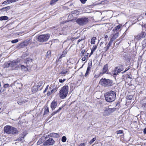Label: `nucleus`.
<instances>
[{
  "instance_id": "46",
  "label": "nucleus",
  "mask_w": 146,
  "mask_h": 146,
  "mask_svg": "<svg viewBox=\"0 0 146 146\" xmlns=\"http://www.w3.org/2000/svg\"><path fill=\"white\" fill-rule=\"evenodd\" d=\"M67 53V52L66 51H64L63 52V54L61 55L62 57H64L65 56V55Z\"/></svg>"
},
{
  "instance_id": "60",
  "label": "nucleus",
  "mask_w": 146,
  "mask_h": 146,
  "mask_svg": "<svg viewBox=\"0 0 146 146\" xmlns=\"http://www.w3.org/2000/svg\"><path fill=\"white\" fill-rule=\"evenodd\" d=\"M143 107H144V108H146V103H143L142 104Z\"/></svg>"
},
{
  "instance_id": "51",
  "label": "nucleus",
  "mask_w": 146,
  "mask_h": 146,
  "mask_svg": "<svg viewBox=\"0 0 146 146\" xmlns=\"http://www.w3.org/2000/svg\"><path fill=\"white\" fill-rule=\"evenodd\" d=\"M88 53L86 52L85 54L84 55V56H83L85 57L86 58H88Z\"/></svg>"
},
{
  "instance_id": "26",
  "label": "nucleus",
  "mask_w": 146,
  "mask_h": 146,
  "mask_svg": "<svg viewBox=\"0 0 146 146\" xmlns=\"http://www.w3.org/2000/svg\"><path fill=\"white\" fill-rule=\"evenodd\" d=\"M27 134V133L26 132L24 131L20 135V136L21 137H22V138L23 139L25 137Z\"/></svg>"
},
{
  "instance_id": "22",
  "label": "nucleus",
  "mask_w": 146,
  "mask_h": 146,
  "mask_svg": "<svg viewBox=\"0 0 146 146\" xmlns=\"http://www.w3.org/2000/svg\"><path fill=\"white\" fill-rule=\"evenodd\" d=\"M108 69V65L107 64H106L105 65L103 68L102 70L103 73V74L104 73H106V72L107 71Z\"/></svg>"
},
{
  "instance_id": "52",
  "label": "nucleus",
  "mask_w": 146,
  "mask_h": 146,
  "mask_svg": "<svg viewBox=\"0 0 146 146\" xmlns=\"http://www.w3.org/2000/svg\"><path fill=\"white\" fill-rule=\"evenodd\" d=\"M48 87H49V85H47L46 86V88L44 90L43 92L44 93H45V92H46V91L48 89Z\"/></svg>"
},
{
  "instance_id": "59",
  "label": "nucleus",
  "mask_w": 146,
  "mask_h": 146,
  "mask_svg": "<svg viewBox=\"0 0 146 146\" xmlns=\"http://www.w3.org/2000/svg\"><path fill=\"white\" fill-rule=\"evenodd\" d=\"M143 132L144 134H146V127H145L143 129Z\"/></svg>"
},
{
  "instance_id": "56",
  "label": "nucleus",
  "mask_w": 146,
  "mask_h": 146,
  "mask_svg": "<svg viewBox=\"0 0 146 146\" xmlns=\"http://www.w3.org/2000/svg\"><path fill=\"white\" fill-rule=\"evenodd\" d=\"M82 57V60L83 61H85L86 58L84 56H83Z\"/></svg>"
},
{
  "instance_id": "30",
  "label": "nucleus",
  "mask_w": 146,
  "mask_h": 146,
  "mask_svg": "<svg viewBox=\"0 0 146 146\" xmlns=\"http://www.w3.org/2000/svg\"><path fill=\"white\" fill-rule=\"evenodd\" d=\"M51 52L50 51H48L46 55V57L48 58L51 57Z\"/></svg>"
},
{
  "instance_id": "43",
  "label": "nucleus",
  "mask_w": 146,
  "mask_h": 146,
  "mask_svg": "<svg viewBox=\"0 0 146 146\" xmlns=\"http://www.w3.org/2000/svg\"><path fill=\"white\" fill-rule=\"evenodd\" d=\"M58 113V112H57V110L56 111H54L51 114V116H50V117H49V118H51L53 115H54L56 114V113Z\"/></svg>"
},
{
  "instance_id": "38",
  "label": "nucleus",
  "mask_w": 146,
  "mask_h": 146,
  "mask_svg": "<svg viewBox=\"0 0 146 146\" xmlns=\"http://www.w3.org/2000/svg\"><path fill=\"white\" fill-rule=\"evenodd\" d=\"M42 139L40 138L39 139L37 143V144L38 145H40L42 143Z\"/></svg>"
},
{
  "instance_id": "57",
  "label": "nucleus",
  "mask_w": 146,
  "mask_h": 146,
  "mask_svg": "<svg viewBox=\"0 0 146 146\" xmlns=\"http://www.w3.org/2000/svg\"><path fill=\"white\" fill-rule=\"evenodd\" d=\"M62 107H60L59 109L57 110V111L58 112H59L62 110Z\"/></svg>"
},
{
  "instance_id": "55",
  "label": "nucleus",
  "mask_w": 146,
  "mask_h": 146,
  "mask_svg": "<svg viewBox=\"0 0 146 146\" xmlns=\"http://www.w3.org/2000/svg\"><path fill=\"white\" fill-rule=\"evenodd\" d=\"M85 144L84 143H81L78 146H85Z\"/></svg>"
},
{
  "instance_id": "6",
  "label": "nucleus",
  "mask_w": 146,
  "mask_h": 146,
  "mask_svg": "<svg viewBox=\"0 0 146 146\" xmlns=\"http://www.w3.org/2000/svg\"><path fill=\"white\" fill-rule=\"evenodd\" d=\"M76 22L80 25H84L88 23V19L86 17H82L77 19Z\"/></svg>"
},
{
  "instance_id": "9",
  "label": "nucleus",
  "mask_w": 146,
  "mask_h": 146,
  "mask_svg": "<svg viewBox=\"0 0 146 146\" xmlns=\"http://www.w3.org/2000/svg\"><path fill=\"white\" fill-rule=\"evenodd\" d=\"M123 70V68L121 66H117L114 68L113 71V74L116 75H117L118 73L120 72Z\"/></svg>"
},
{
  "instance_id": "21",
  "label": "nucleus",
  "mask_w": 146,
  "mask_h": 146,
  "mask_svg": "<svg viewBox=\"0 0 146 146\" xmlns=\"http://www.w3.org/2000/svg\"><path fill=\"white\" fill-rule=\"evenodd\" d=\"M113 41L111 39H110V41L108 43V44H106V47L104 49L106 50H108V49H109L110 46L112 44V43Z\"/></svg>"
},
{
  "instance_id": "47",
  "label": "nucleus",
  "mask_w": 146,
  "mask_h": 146,
  "mask_svg": "<svg viewBox=\"0 0 146 146\" xmlns=\"http://www.w3.org/2000/svg\"><path fill=\"white\" fill-rule=\"evenodd\" d=\"M10 67V63H7L5 64V67L6 68H8Z\"/></svg>"
},
{
  "instance_id": "40",
  "label": "nucleus",
  "mask_w": 146,
  "mask_h": 146,
  "mask_svg": "<svg viewBox=\"0 0 146 146\" xmlns=\"http://www.w3.org/2000/svg\"><path fill=\"white\" fill-rule=\"evenodd\" d=\"M97 46L96 45H94L92 48L91 49V50L93 51H94L96 49Z\"/></svg>"
},
{
  "instance_id": "25",
  "label": "nucleus",
  "mask_w": 146,
  "mask_h": 146,
  "mask_svg": "<svg viewBox=\"0 0 146 146\" xmlns=\"http://www.w3.org/2000/svg\"><path fill=\"white\" fill-rule=\"evenodd\" d=\"M8 19V17L7 16H1L0 17V20L1 21H6Z\"/></svg>"
},
{
  "instance_id": "14",
  "label": "nucleus",
  "mask_w": 146,
  "mask_h": 146,
  "mask_svg": "<svg viewBox=\"0 0 146 146\" xmlns=\"http://www.w3.org/2000/svg\"><path fill=\"white\" fill-rule=\"evenodd\" d=\"M19 132L18 130L16 128L13 127L11 131V134L13 135H16L18 134Z\"/></svg>"
},
{
  "instance_id": "23",
  "label": "nucleus",
  "mask_w": 146,
  "mask_h": 146,
  "mask_svg": "<svg viewBox=\"0 0 146 146\" xmlns=\"http://www.w3.org/2000/svg\"><path fill=\"white\" fill-rule=\"evenodd\" d=\"M17 62L13 61L10 63V67H16Z\"/></svg>"
},
{
  "instance_id": "4",
  "label": "nucleus",
  "mask_w": 146,
  "mask_h": 146,
  "mask_svg": "<svg viewBox=\"0 0 146 146\" xmlns=\"http://www.w3.org/2000/svg\"><path fill=\"white\" fill-rule=\"evenodd\" d=\"M100 84L105 87L111 86L113 85L112 81L109 79H102L100 81Z\"/></svg>"
},
{
  "instance_id": "63",
  "label": "nucleus",
  "mask_w": 146,
  "mask_h": 146,
  "mask_svg": "<svg viewBox=\"0 0 146 146\" xmlns=\"http://www.w3.org/2000/svg\"><path fill=\"white\" fill-rule=\"evenodd\" d=\"M108 37V36L107 35H106L105 36V38H107Z\"/></svg>"
},
{
  "instance_id": "61",
  "label": "nucleus",
  "mask_w": 146,
  "mask_h": 146,
  "mask_svg": "<svg viewBox=\"0 0 146 146\" xmlns=\"http://www.w3.org/2000/svg\"><path fill=\"white\" fill-rule=\"evenodd\" d=\"M94 51H92L91 50V52L90 53V56H89V57H90V56L93 53Z\"/></svg>"
},
{
  "instance_id": "10",
  "label": "nucleus",
  "mask_w": 146,
  "mask_h": 146,
  "mask_svg": "<svg viewBox=\"0 0 146 146\" xmlns=\"http://www.w3.org/2000/svg\"><path fill=\"white\" fill-rule=\"evenodd\" d=\"M12 127L10 125H6L5 126L3 129L4 133L7 134H11Z\"/></svg>"
},
{
  "instance_id": "48",
  "label": "nucleus",
  "mask_w": 146,
  "mask_h": 146,
  "mask_svg": "<svg viewBox=\"0 0 146 146\" xmlns=\"http://www.w3.org/2000/svg\"><path fill=\"white\" fill-rule=\"evenodd\" d=\"M66 80V79H64L63 80H62L61 79H59V82L60 83H63Z\"/></svg>"
},
{
  "instance_id": "58",
  "label": "nucleus",
  "mask_w": 146,
  "mask_h": 146,
  "mask_svg": "<svg viewBox=\"0 0 146 146\" xmlns=\"http://www.w3.org/2000/svg\"><path fill=\"white\" fill-rule=\"evenodd\" d=\"M68 103V102H65V104H64L63 105H62V106H61V107H62V108H63V107H64L66 106V105Z\"/></svg>"
},
{
  "instance_id": "33",
  "label": "nucleus",
  "mask_w": 146,
  "mask_h": 146,
  "mask_svg": "<svg viewBox=\"0 0 146 146\" xmlns=\"http://www.w3.org/2000/svg\"><path fill=\"white\" fill-rule=\"evenodd\" d=\"M66 138L65 136H63L61 138V141L63 142H65L66 140Z\"/></svg>"
},
{
  "instance_id": "42",
  "label": "nucleus",
  "mask_w": 146,
  "mask_h": 146,
  "mask_svg": "<svg viewBox=\"0 0 146 146\" xmlns=\"http://www.w3.org/2000/svg\"><path fill=\"white\" fill-rule=\"evenodd\" d=\"M92 62H89L88 64V66L87 68L90 69L92 66Z\"/></svg>"
},
{
  "instance_id": "8",
  "label": "nucleus",
  "mask_w": 146,
  "mask_h": 146,
  "mask_svg": "<svg viewBox=\"0 0 146 146\" xmlns=\"http://www.w3.org/2000/svg\"><path fill=\"white\" fill-rule=\"evenodd\" d=\"M55 143V141L52 138H49L43 143V145L46 146L47 145H53Z\"/></svg>"
},
{
  "instance_id": "44",
  "label": "nucleus",
  "mask_w": 146,
  "mask_h": 146,
  "mask_svg": "<svg viewBox=\"0 0 146 146\" xmlns=\"http://www.w3.org/2000/svg\"><path fill=\"white\" fill-rule=\"evenodd\" d=\"M23 139L22 138V137H21L20 136V137L19 138L17 139L16 140V141H22V140Z\"/></svg>"
},
{
  "instance_id": "39",
  "label": "nucleus",
  "mask_w": 146,
  "mask_h": 146,
  "mask_svg": "<svg viewBox=\"0 0 146 146\" xmlns=\"http://www.w3.org/2000/svg\"><path fill=\"white\" fill-rule=\"evenodd\" d=\"M85 52V50L84 49L82 50L81 51V54H82V57L84 56V54L86 53Z\"/></svg>"
},
{
  "instance_id": "45",
  "label": "nucleus",
  "mask_w": 146,
  "mask_h": 146,
  "mask_svg": "<svg viewBox=\"0 0 146 146\" xmlns=\"http://www.w3.org/2000/svg\"><path fill=\"white\" fill-rule=\"evenodd\" d=\"M18 42V40L17 39L13 40L11 41V42L13 43H16Z\"/></svg>"
},
{
  "instance_id": "41",
  "label": "nucleus",
  "mask_w": 146,
  "mask_h": 146,
  "mask_svg": "<svg viewBox=\"0 0 146 146\" xmlns=\"http://www.w3.org/2000/svg\"><path fill=\"white\" fill-rule=\"evenodd\" d=\"M116 133L117 134H121L123 133V131L121 130H117Z\"/></svg>"
},
{
  "instance_id": "53",
  "label": "nucleus",
  "mask_w": 146,
  "mask_h": 146,
  "mask_svg": "<svg viewBox=\"0 0 146 146\" xmlns=\"http://www.w3.org/2000/svg\"><path fill=\"white\" fill-rule=\"evenodd\" d=\"M87 0H80L81 3L83 4L85 3Z\"/></svg>"
},
{
  "instance_id": "19",
  "label": "nucleus",
  "mask_w": 146,
  "mask_h": 146,
  "mask_svg": "<svg viewBox=\"0 0 146 146\" xmlns=\"http://www.w3.org/2000/svg\"><path fill=\"white\" fill-rule=\"evenodd\" d=\"M119 34L118 32H117L115 34L113 35L111 39L113 41L118 37Z\"/></svg>"
},
{
  "instance_id": "49",
  "label": "nucleus",
  "mask_w": 146,
  "mask_h": 146,
  "mask_svg": "<svg viewBox=\"0 0 146 146\" xmlns=\"http://www.w3.org/2000/svg\"><path fill=\"white\" fill-rule=\"evenodd\" d=\"M107 1H102L101 2V4L102 5H105L107 3Z\"/></svg>"
},
{
  "instance_id": "18",
  "label": "nucleus",
  "mask_w": 146,
  "mask_h": 146,
  "mask_svg": "<svg viewBox=\"0 0 146 146\" xmlns=\"http://www.w3.org/2000/svg\"><path fill=\"white\" fill-rule=\"evenodd\" d=\"M122 27V25L121 24H119L118 25L115 27L113 29V31H116V32L120 31L121 27Z\"/></svg>"
},
{
  "instance_id": "15",
  "label": "nucleus",
  "mask_w": 146,
  "mask_h": 146,
  "mask_svg": "<svg viewBox=\"0 0 146 146\" xmlns=\"http://www.w3.org/2000/svg\"><path fill=\"white\" fill-rule=\"evenodd\" d=\"M21 68L22 70L24 71H29L31 68L29 67H27V65L26 66L24 65H21Z\"/></svg>"
},
{
  "instance_id": "54",
  "label": "nucleus",
  "mask_w": 146,
  "mask_h": 146,
  "mask_svg": "<svg viewBox=\"0 0 146 146\" xmlns=\"http://www.w3.org/2000/svg\"><path fill=\"white\" fill-rule=\"evenodd\" d=\"M53 93L51 91L50 92H48L47 93V95L48 96H50L51 94Z\"/></svg>"
},
{
  "instance_id": "64",
  "label": "nucleus",
  "mask_w": 146,
  "mask_h": 146,
  "mask_svg": "<svg viewBox=\"0 0 146 146\" xmlns=\"http://www.w3.org/2000/svg\"><path fill=\"white\" fill-rule=\"evenodd\" d=\"M75 101H74V102H72L69 105V106H70V105L72 104L74 102H75Z\"/></svg>"
},
{
  "instance_id": "24",
  "label": "nucleus",
  "mask_w": 146,
  "mask_h": 146,
  "mask_svg": "<svg viewBox=\"0 0 146 146\" xmlns=\"http://www.w3.org/2000/svg\"><path fill=\"white\" fill-rule=\"evenodd\" d=\"M11 8V7L9 6L7 7H3V8L0 9V11H7L9 10Z\"/></svg>"
},
{
  "instance_id": "62",
  "label": "nucleus",
  "mask_w": 146,
  "mask_h": 146,
  "mask_svg": "<svg viewBox=\"0 0 146 146\" xmlns=\"http://www.w3.org/2000/svg\"><path fill=\"white\" fill-rule=\"evenodd\" d=\"M82 40V39H81V40L79 39V40H78V43H79V42H80Z\"/></svg>"
},
{
  "instance_id": "28",
  "label": "nucleus",
  "mask_w": 146,
  "mask_h": 146,
  "mask_svg": "<svg viewBox=\"0 0 146 146\" xmlns=\"http://www.w3.org/2000/svg\"><path fill=\"white\" fill-rule=\"evenodd\" d=\"M62 33L64 35H66L67 33V29L66 28H63L62 30Z\"/></svg>"
},
{
  "instance_id": "36",
  "label": "nucleus",
  "mask_w": 146,
  "mask_h": 146,
  "mask_svg": "<svg viewBox=\"0 0 146 146\" xmlns=\"http://www.w3.org/2000/svg\"><path fill=\"white\" fill-rule=\"evenodd\" d=\"M67 73H68V71L67 70H65L62 71L60 74L64 75Z\"/></svg>"
},
{
  "instance_id": "27",
  "label": "nucleus",
  "mask_w": 146,
  "mask_h": 146,
  "mask_svg": "<svg viewBox=\"0 0 146 146\" xmlns=\"http://www.w3.org/2000/svg\"><path fill=\"white\" fill-rule=\"evenodd\" d=\"M52 90H51V91L53 93H54L57 90V89L56 88V86H55V84H54V85L52 87Z\"/></svg>"
},
{
  "instance_id": "12",
  "label": "nucleus",
  "mask_w": 146,
  "mask_h": 146,
  "mask_svg": "<svg viewBox=\"0 0 146 146\" xmlns=\"http://www.w3.org/2000/svg\"><path fill=\"white\" fill-rule=\"evenodd\" d=\"M47 136L51 137L56 138H58L60 137L58 133H52L48 135H47L46 137H47Z\"/></svg>"
},
{
  "instance_id": "37",
  "label": "nucleus",
  "mask_w": 146,
  "mask_h": 146,
  "mask_svg": "<svg viewBox=\"0 0 146 146\" xmlns=\"http://www.w3.org/2000/svg\"><path fill=\"white\" fill-rule=\"evenodd\" d=\"M90 69L87 68V70L86 71V73L85 75V77H86L88 75L89 72L90 71Z\"/></svg>"
},
{
  "instance_id": "13",
  "label": "nucleus",
  "mask_w": 146,
  "mask_h": 146,
  "mask_svg": "<svg viewBox=\"0 0 146 146\" xmlns=\"http://www.w3.org/2000/svg\"><path fill=\"white\" fill-rule=\"evenodd\" d=\"M57 101H52L51 104L50 108L52 110H54L56 108L57 106Z\"/></svg>"
},
{
  "instance_id": "35",
  "label": "nucleus",
  "mask_w": 146,
  "mask_h": 146,
  "mask_svg": "<svg viewBox=\"0 0 146 146\" xmlns=\"http://www.w3.org/2000/svg\"><path fill=\"white\" fill-rule=\"evenodd\" d=\"M59 0H51L50 2V5L53 4L55 3L56 2H57Z\"/></svg>"
},
{
  "instance_id": "31",
  "label": "nucleus",
  "mask_w": 146,
  "mask_h": 146,
  "mask_svg": "<svg viewBox=\"0 0 146 146\" xmlns=\"http://www.w3.org/2000/svg\"><path fill=\"white\" fill-rule=\"evenodd\" d=\"M79 13V11L77 10H75L72 11V14L78 15Z\"/></svg>"
},
{
  "instance_id": "32",
  "label": "nucleus",
  "mask_w": 146,
  "mask_h": 146,
  "mask_svg": "<svg viewBox=\"0 0 146 146\" xmlns=\"http://www.w3.org/2000/svg\"><path fill=\"white\" fill-rule=\"evenodd\" d=\"M27 101H17V103L20 105L26 102Z\"/></svg>"
},
{
  "instance_id": "11",
  "label": "nucleus",
  "mask_w": 146,
  "mask_h": 146,
  "mask_svg": "<svg viewBox=\"0 0 146 146\" xmlns=\"http://www.w3.org/2000/svg\"><path fill=\"white\" fill-rule=\"evenodd\" d=\"M25 61L27 67H29L30 68H31V66L33 64L32 60L30 58H27L25 60Z\"/></svg>"
},
{
  "instance_id": "2",
  "label": "nucleus",
  "mask_w": 146,
  "mask_h": 146,
  "mask_svg": "<svg viewBox=\"0 0 146 146\" xmlns=\"http://www.w3.org/2000/svg\"><path fill=\"white\" fill-rule=\"evenodd\" d=\"M69 87L68 86L63 87L60 91V96L61 98L63 99L67 96L68 92Z\"/></svg>"
},
{
  "instance_id": "3",
  "label": "nucleus",
  "mask_w": 146,
  "mask_h": 146,
  "mask_svg": "<svg viewBox=\"0 0 146 146\" xmlns=\"http://www.w3.org/2000/svg\"><path fill=\"white\" fill-rule=\"evenodd\" d=\"M106 100H115L116 94L114 91H111L105 94Z\"/></svg>"
},
{
  "instance_id": "1",
  "label": "nucleus",
  "mask_w": 146,
  "mask_h": 146,
  "mask_svg": "<svg viewBox=\"0 0 146 146\" xmlns=\"http://www.w3.org/2000/svg\"><path fill=\"white\" fill-rule=\"evenodd\" d=\"M110 106H107L105 108V110H104V116H108L110 115L111 113L115 111L117 109H119L120 107L119 102H118L116 105V107H117L115 108H109Z\"/></svg>"
},
{
  "instance_id": "5",
  "label": "nucleus",
  "mask_w": 146,
  "mask_h": 146,
  "mask_svg": "<svg viewBox=\"0 0 146 146\" xmlns=\"http://www.w3.org/2000/svg\"><path fill=\"white\" fill-rule=\"evenodd\" d=\"M50 37L48 34L45 35H41L39 36L37 38V40L40 42H43L47 41Z\"/></svg>"
},
{
  "instance_id": "16",
  "label": "nucleus",
  "mask_w": 146,
  "mask_h": 146,
  "mask_svg": "<svg viewBox=\"0 0 146 146\" xmlns=\"http://www.w3.org/2000/svg\"><path fill=\"white\" fill-rule=\"evenodd\" d=\"M106 44L104 42H100V47L102 48L103 49H102L105 52H106L107 51V50H106L104 49V48H106Z\"/></svg>"
},
{
  "instance_id": "20",
  "label": "nucleus",
  "mask_w": 146,
  "mask_h": 146,
  "mask_svg": "<svg viewBox=\"0 0 146 146\" xmlns=\"http://www.w3.org/2000/svg\"><path fill=\"white\" fill-rule=\"evenodd\" d=\"M44 111L43 113V115L44 116L45 115H46L49 112L48 108L47 106H45L44 108Z\"/></svg>"
},
{
  "instance_id": "34",
  "label": "nucleus",
  "mask_w": 146,
  "mask_h": 146,
  "mask_svg": "<svg viewBox=\"0 0 146 146\" xmlns=\"http://www.w3.org/2000/svg\"><path fill=\"white\" fill-rule=\"evenodd\" d=\"M96 139V137H94L92 138L90 141L89 143L90 144H92L93 143Z\"/></svg>"
},
{
  "instance_id": "7",
  "label": "nucleus",
  "mask_w": 146,
  "mask_h": 146,
  "mask_svg": "<svg viewBox=\"0 0 146 146\" xmlns=\"http://www.w3.org/2000/svg\"><path fill=\"white\" fill-rule=\"evenodd\" d=\"M146 36V33L145 32L142 31L138 35L135 36V39L139 41L141 39L144 38Z\"/></svg>"
},
{
  "instance_id": "17",
  "label": "nucleus",
  "mask_w": 146,
  "mask_h": 146,
  "mask_svg": "<svg viewBox=\"0 0 146 146\" xmlns=\"http://www.w3.org/2000/svg\"><path fill=\"white\" fill-rule=\"evenodd\" d=\"M18 0H7L3 2L2 3V4H8L9 3H11L13 2H15Z\"/></svg>"
},
{
  "instance_id": "29",
  "label": "nucleus",
  "mask_w": 146,
  "mask_h": 146,
  "mask_svg": "<svg viewBox=\"0 0 146 146\" xmlns=\"http://www.w3.org/2000/svg\"><path fill=\"white\" fill-rule=\"evenodd\" d=\"M96 38L95 37H93L91 39V43L92 44H94L96 40Z\"/></svg>"
},
{
  "instance_id": "50",
  "label": "nucleus",
  "mask_w": 146,
  "mask_h": 146,
  "mask_svg": "<svg viewBox=\"0 0 146 146\" xmlns=\"http://www.w3.org/2000/svg\"><path fill=\"white\" fill-rule=\"evenodd\" d=\"M9 86V85L8 84H5L3 87L5 88H8Z\"/></svg>"
}]
</instances>
